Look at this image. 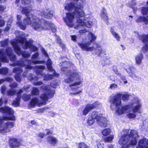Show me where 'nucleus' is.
<instances>
[{
	"mask_svg": "<svg viewBox=\"0 0 148 148\" xmlns=\"http://www.w3.org/2000/svg\"><path fill=\"white\" fill-rule=\"evenodd\" d=\"M66 10L74 9L75 10V15L77 18V25L74 26V28L78 29L81 27L86 26L90 28L93 25L92 21L88 20L84 17L85 14L83 10V5L75 4L73 5H67L65 7Z\"/></svg>",
	"mask_w": 148,
	"mask_h": 148,
	"instance_id": "obj_1",
	"label": "nucleus"
},
{
	"mask_svg": "<svg viewBox=\"0 0 148 148\" xmlns=\"http://www.w3.org/2000/svg\"><path fill=\"white\" fill-rule=\"evenodd\" d=\"M141 106L140 101L136 98L132 101L130 104L124 106L117 110L116 113L119 115L126 113V116L128 118H134L136 116V113L140 112Z\"/></svg>",
	"mask_w": 148,
	"mask_h": 148,
	"instance_id": "obj_2",
	"label": "nucleus"
},
{
	"mask_svg": "<svg viewBox=\"0 0 148 148\" xmlns=\"http://www.w3.org/2000/svg\"><path fill=\"white\" fill-rule=\"evenodd\" d=\"M129 132L128 130H125L122 132V135L119 142L122 146L121 148H128L130 145H135L137 143L136 138L138 135L137 131L132 130L129 134Z\"/></svg>",
	"mask_w": 148,
	"mask_h": 148,
	"instance_id": "obj_3",
	"label": "nucleus"
},
{
	"mask_svg": "<svg viewBox=\"0 0 148 148\" xmlns=\"http://www.w3.org/2000/svg\"><path fill=\"white\" fill-rule=\"evenodd\" d=\"M68 77L64 79L65 82L69 84V87L71 89L74 91L70 92V94L73 95H76L79 94L82 92L81 90L77 92V90L79 88L78 86L80 85L82 82L80 80V75L76 71H69L67 73Z\"/></svg>",
	"mask_w": 148,
	"mask_h": 148,
	"instance_id": "obj_4",
	"label": "nucleus"
},
{
	"mask_svg": "<svg viewBox=\"0 0 148 148\" xmlns=\"http://www.w3.org/2000/svg\"><path fill=\"white\" fill-rule=\"evenodd\" d=\"M42 88L44 93L40 96L41 100H39L36 97L33 98L30 103L32 106H35L36 105L40 106L45 105L46 103V101L49 98H51L53 97L55 93L54 90L50 89L49 86L43 85Z\"/></svg>",
	"mask_w": 148,
	"mask_h": 148,
	"instance_id": "obj_5",
	"label": "nucleus"
},
{
	"mask_svg": "<svg viewBox=\"0 0 148 148\" xmlns=\"http://www.w3.org/2000/svg\"><path fill=\"white\" fill-rule=\"evenodd\" d=\"M24 34L23 32L16 31V35L18 38L16 41L12 42L11 44L15 51L18 55H22L23 57L27 58L30 56V54L27 52L22 53L18 45V43H23L25 41V38H24Z\"/></svg>",
	"mask_w": 148,
	"mask_h": 148,
	"instance_id": "obj_6",
	"label": "nucleus"
},
{
	"mask_svg": "<svg viewBox=\"0 0 148 148\" xmlns=\"http://www.w3.org/2000/svg\"><path fill=\"white\" fill-rule=\"evenodd\" d=\"M32 18L31 27L34 30L41 31L50 27L51 23L48 21L43 19L40 20L35 16H33Z\"/></svg>",
	"mask_w": 148,
	"mask_h": 148,
	"instance_id": "obj_7",
	"label": "nucleus"
},
{
	"mask_svg": "<svg viewBox=\"0 0 148 148\" xmlns=\"http://www.w3.org/2000/svg\"><path fill=\"white\" fill-rule=\"evenodd\" d=\"M15 117L13 116L12 117H0V132L4 133L9 132L10 129L13 127L14 125L12 122H4V120H14Z\"/></svg>",
	"mask_w": 148,
	"mask_h": 148,
	"instance_id": "obj_8",
	"label": "nucleus"
},
{
	"mask_svg": "<svg viewBox=\"0 0 148 148\" xmlns=\"http://www.w3.org/2000/svg\"><path fill=\"white\" fill-rule=\"evenodd\" d=\"M88 35V38L86 39L85 42L78 43V45L84 51H91L94 50V47H90L89 45L91 42L96 39V36L90 32L89 33Z\"/></svg>",
	"mask_w": 148,
	"mask_h": 148,
	"instance_id": "obj_9",
	"label": "nucleus"
},
{
	"mask_svg": "<svg viewBox=\"0 0 148 148\" xmlns=\"http://www.w3.org/2000/svg\"><path fill=\"white\" fill-rule=\"evenodd\" d=\"M32 10L31 8L25 7L23 8L21 12L22 14H25L27 17L24 18L23 20V23H18L19 27L21 29L25 30L26 27V25H30L31 26L32 21H31L29 17L30 15H28V14Z\"/></svg>",
	"mask_w": 148,
	"mask_h": 148,
	"instance_id": "obj_10",
	"label": "nucleus"
},
{
	"mask_svg": "<svg viewBox=\"0 0 148 148\" xmlns=\"http://www.w3.org/2000/svg\"><path fill=\"white\" fill-rule=\"evenodd\" d=\"M69 11L73 12L72 13L68 12L66 13V16L64 18V20L66 24L70 27H72L77 25V18L75 15L74 10Z\"/></svg>",
	"mask_w": 148,
	"mask_h": 148,
	"instance_id": "obj_11",
	"label": "nucleus"
},
{
	"mask_svg": "<svg viewBox=\"0 0 148 148\" xmlns=\"http://www.w3.org/2000/svg\"><path fill=\"white\" fill-rule=\"evenodd\" d=\"M111 108L115 110L116 108L117 110L119 109V108L121 104V96L120 94H117L116 95L111 97L110 100Z\"/></svg>",
	"mask_w": 148,
	"mask_h": 148,
	"instance_id": "obj_12",
	"label": "nucleus"
},
{
	"mask_svg": "<svg viewBox=\"0 0 148 148\" xmlns=\"http://www.w3.org/2000/svg\"><path fill=\"white\" fill-rule=\"evenodd\" d=\"M8 100V99L6 97H3L0 99V106H1L3 103H6ZM0 112L2 113H7L10 114H14L13 110L9 107L7 106L4 107H0Z\"/></svg>",
	"mask_w": 148,
	"mask_h": 148,
	"instance_id": "obj_13",
	"label": "nucleus"
},
{
	"mask_svg": "<svg viewBox=\"0 0 148 148\" xmlns=\"http://www.w3.org/2000/svg\"><path fill=\"white\" fill-rule=\"evenodd\" d=\"M141 12L143 15H147L146 17L139 16L136 21L137 22L143 21L145 23H148V7H144L142 8Z\"/></svg>",
	"mask_w": 148,
	"mask_h": 148,
	"instance_id": "obj_14",
	"label": "nucleus"
},
{
	"mask_svg": "<svg viewBox=\"0 0 148 148\" xmlns=\"http://www.w3.org/2000/svg\"><path fill=\"white\" fill-rule=\"evenodd\" d=\"M139 38L144 43V46L143 47L142 51L143 52L145 53L148 49V35H142L139 36Z\"/></svg>",
	"mask_w": 148,
	"mask_h": 148,
	"instance_id": "obj_15",
	"label": "nucleus"
},
{
	"mask_svg": "<svg viewBox=\"0 0 148 148\" xmlns=\"http://www.w3.org/2000/svg\"><path fill=\"white\" fill-rule=\"evenodd\" d=\"M38 69L40 70L36 73L38 76L40 77V75L43 76L44 77V80H51L53 78V76L51 75L47 74L45 75L44 74H42L41 70L44 69L45 67L44 66H38Z\"/></svg>",
	"mask_w": 148,
	"mask_h": 148,
	"instance_id": "obj_16",
	"label": "nucleus"
},
{
	"mask_svg": "<svg viewBox=\"0 0 148 148\" xmlns=\"http://www.w3.org/2000/svg\"><path fill=\"white\" fill-rule=\"evenodd\" d=\"M42 52L46 56V57H48V55L46 53V51L44 49L42 50ZM52 62L51 60L48 58V61L47 62V65L48 69L51 71H53L54 72L53 75L57 77L59 76V74L56 73L52 68L51 64Z\"/></svg>",
	"mask_w": 148,
	"mask_h": 148,
	"instance_id": "obj_17",
	"label": "nucleus"
},
{
	"mask_svg": "<svg viewBox=\"0 0 148 148\" xmlns=\"http://www.w3.org/2000/svg\"><path fill=\"white\" fill-rule=\"evenodd\" d=\"M25 42V44L23 46V48L24 49L30 48V50L32 51H35L38 50V48L35 46L32 45L33 43V41L32 40H30L28 41H26Z\"/></svg>",
	"mask_w": 148,
	"mask_h": 148,
	"instance_id": "obj_18",
	"label": "nucleus"
},
{
	"mask_svg": "<svg viewBox=\"0 0 148 148\" xmlns=\"http://www.w3.org/2000/svg\"><path fill=\"white\" fill-rule=\"evenodd\" d=\"M148 148V140L146 138L141 139L139 141L138 145L136 148Z\"/></svg>",
	"mask_w": 148,
	"mask_h": 148,
	"instance_id": "obj_19",
	"label": "nucleus"
},
{
	"mask_svg": "<svg viewBox=\"0 0 148 148\" xmlns=\"http://www.w3.org/2000/svg\"><path fill=\"white\" fill-rule=\"evenodd\" d=\"M9 143L10 147L11 148H19L20 143L18 141L17 139L12 138L10 139Z\"/></svg>",
	"mask_w": 148,
	"mask_h": 148,
	"instance_id": "obj_20",
	"label": "nucleus"
},
{
	"mask_svg": "<svg viewBox=\"0 0 148 148\" xmlns=\"http://www.w3.org/2000/svg\"><path fill=\"white\" fill-rule=\"evenodd\" d=\"M22 71V70L21 68L16 67L13 69V72L16 73L15 76L16 80L18 82L21 81V78L18 74L21 73Z\"/></svg>",
	"mask_w": 148,
	"mask_h": 148,
	"instance_id": "obj_21",
	"label": "nucleus"
},
{
	"mask_svg": "<svg viewBox=\"0 0 148 148\" xmlns=\"http://www.w3.org/2000/svg\"><path fill=\"white\" fill-rule=\"evenodd\" d=\"M98 124L101 127H105L107 124L106 119L102 116L99 119H98L97 121Z\"/></svg>",
	"mask_w": 148,
	"mask_h": 148,
	"instance_id": "obj_22",
	"label": "nucleus"
},
{
	"mask_svg": "<svg viewBox=\"0 0 148 148\" xmlns=\"http://www.w3.org/2000/svg\"><path fill=\"white\" fill-rule=\"evenodd\" d=\"M42 15H44L46 18L50 19L53 16V12L52 11L46 10L41 13Z\"/></svg>",
	"mask_w": 148,
	"mask_h": 148,
	"instance_id": "obj_23",
	"label": "nucleus"
},
{
	"mask_svg": "<svg viewBox=\"0 0 148 148\" xmlns=\"http://www.w3.org/2000/svg\"><path fill=\"white\" fill-rule=\"evenodd\" d=\"M22 92H23V91L22 90H21L18 92L17 97L13 102L12 105L13 106L15 107H17L19 106L20 100V94Z\"/></svg>",
	"mask_w": 148,
	"mask_h": 148,
	"instance_id": "obj_24",
	"label": "nucleus"
},
{
	"mask_svg": "<svg viewBox=\"0 0 148 148\" xmlns=\"http://www.w3.org/2000/svg\"><path fill=\"white\" fill-rule=\"evenodd\" d=\"M94 106L92 105H90V104H88L86 106L83 112V114L84 115H86L89 111L93 109Z\"/></svg>",
	"mask_w": 148,
	"mask_h": 148,
	"instance_id": "obj_25",
	"label": "nucleus"
},
{
	"mask_svg": "<svg viewBox=\"0 0 148 148\" xmlns=\"http://www.w3.org/2000/svg\"><path fill=\"white\" fill-rule=\"evenodd\" d=\"M47 142L52 145H54L57 141L56 138L51 136H49L47 138Z\"/></svg>",
	"mask_w": 148,
	"mask_h": 148,
	"instance_id": "obj_26",
	"label": "nucleus"
},
{
	"mask_svg": "<svg viewBox=\"0 0 148 148\" xmlns=\"http://www.w3.org/2000/svg\"><path fill=\"white\" fill-rule=\"evenodd\" d=\"M143 58V55L142 53H140L136 55L135 58L136 63L140 65L142 62V60Z\"/></svg>",
	"mask_w": 148,
	"mask_h": 148,
	"instance_id": "obj_27",
	"label": "nucleus"
},
{
	"mask_svg": "<svg viewBox=\"0 0 148 148\" xmlns=\"http://www.w3.org/2000/svg\"><path fill=\"white\" fill-rule=\"evenodd\" d=\"M110 32L112 34L113 36L117 40L119 41L120 40L121 37L119 34L116 33L114 29L111 27L110 29Z\"/></svg>",
	"mask_w": 148,
	"mask_h": 148,
	"instance_id": "obj_28",
	"label": "nucleus"
},
{
	"mask_svg": "<svg viewBox=\"0 0 148 148\" xmlns=\"http://www.w3.org/2000/svg\"><path fill=\"white\" fill-rule=\"evenodd\" d=\"M100 16L104 21H107L108 20V14L107 13L106 9L104 8L102 9L100 14Z\"/></svg>",
	"mask_w": 148,
	"mask_h": 148,
	"instance_id": "obj_29",
	"label": "nucleus"
},
{
	"mask_svg": "<svg viewBox=\"0 0 148 148\" xmlns=\"http://www.w3.org/2000/svg\"><path fill=\"white\" fill-rule=\"evenodd\" d=\"M101 116H100L99 114H98V113L96 111H93L91 114V115L90 117L95 119H96L97 121L98 119H99L101 117Z\"/></svg>",
	"mask_w": 148,
	"mask_h": 148,
	"instance_id": "obj_30",
	"label": "nucleus"
},
{
	"mask_svg": "<svg viewBox=\"0 0 148 148\" xmlns=\"http://www.w3.org/2000/svg\"><path fill=\"white\" fill-rule=\"evenodd\" d=\"M95 51L96 54L98 56L100 55L101 53L103 51V50H102L101 47L98 46H97L95 49Z\"/></svg>",
	"mask_w": 148,
	"mask_h": 148,
	"instance_id": "obj_31",
	"label": "nucleus"
},
{
	"mask_svg": "<svg viewBox=\"0 0 148 148\" xmlns=\"http://www.w3.org/2000/svg\"><path fill=\"white\" fill-rule=\"evenodd\" d=\"M111 132V130L110 129H105L103 130L102 132V134L104 136H107L109 135Z\"/></svg>",
	"mask_w": 148,
	"mask_h": 148,
	"instance_id": "obj_32",
	"label": "nucleus"
},
{
	"mask_svg": "<svg viewBox=\"0 0 148 148\" xmlns=\"http://www.w3.org/2000/svg\"><path fill=\"white\" fill-rule=\"evenodd\" d=\"M8 69L7 68H2L0 69V74L5 75L8 73Z\"/></svg>",
	"mask_w": 148,
	"mask_h": 148,
	"instance_id": "obj_33",
	"label": "nucleus"
},
{
	"mask_svg": "<svg viewBox=\"0 0 148 148\" xmlns=\"http://www.w3.org/2000/svg\"><path fill=\"white\" fill-rule=\"evenodd\" d=\"M7 95L8 96H11L14 95L16 93V91L13 89H10L7 91Z\"/></svg>",
	"mask_w": 148,
	"mask_h": 148,
	"instance_id": "obj_34",
	"label": "nucleus"
},
{
	"mask_svg": "<svg viewBox=\"0 0 148 148\" xmlns=\"http://www.w3.org/2000/svg\"><path fill=\"white\" fill-rule=\"evenodd\" d=\"M32 93L34 95H38L39 92L38 89L36 88H33L32 91Z\"/></svg>",
	"mask_w": 148,
	"mask_h": 148,
	"instance_id": "obj_35",
	"label": "nucleus"
},
{
	"mask_svg": "<svg viewBox=\"0 0 148 148\" xmlns=\"http://www.w3.org/2000/svg\"><path fill=\"white\" fill-rule=\"evenodd\" d=\"M120 94L121 96H122V99L123 100L125 101L128 99H129L130 95L127 93L123 94L122 95L121 94Z\"/></svg>",
	"mask_w": 148,
	"mask_h": 148,
	"instance_id": "obj_36",
	"label": "nucleus"
},
{
	"mask_svg": "<svg viewBox=\"0 0 148 148\" xmlns=\"http://www.w3.org/2000/svg\"><path fill=\"white\" fill-rule=\"evenodd\" d=\"M49 22L51 23V24L50 25V27L49 28H48V29H51L52 31L53 32H55L56 31V27L51 22Z\"/></svg>",
	"mask_w": 148,
	"mask_h": 148,
	"instance_id": "obj_37",
	"label": "nucleus"
},
{
	"mask_svg": "<svg viewBox=\"0 0 148 148\" xmlns=\"http://www.w3.org/2000/svg\"><path fill=\"white\" fill-rule=\"evenodd\" d=\"M78 148H89V147L86 144L81 143L79 144Z\"/></svg>",
	"mask_w": 148,
	"mask_h": 148,
	"instance_id": "obj_38",
	"label": "nucleus"
},
{
	"mask_svg": "<svg viewBox=\"0 0 148 148\" xmlns=\"http://www.w3.org/2000/svg\"><path fill=\"white\" fill-rule=\"evenodd\" d=\"M95 121V119L91 117H89L88 119V124L89 125H92Z\"/></svg>",
	"mask_w": 148,
	"mask_h": 148,
	"instance_id": "obj_39",
	"label": "nucleus"
},
{
	"mask_svg": "<svg viewBox=\"0 0 148 148\" xmlns=\"http://www.w3.org/2000/svg\"><path fill=\"white\" fill-rule=\"evenodd\" d=\"M5 81H6L8 82H11L12 81V79L10 77H8L6 78L5 80L3 79H1L0 80V85L3 83Z\"/></svg>",
	"mask_w": 148,
	"mask_h": 148,
	"instance_id": "obj_40",
	"label": "nucleus"
},
{
	"mask_svg": "<svg viewBox=\"0 0 148 148\" xmlns=\"http://www.w3.org/2000/svg\"><path fill=\"white\" fill-rule=\"evenodd\" d=\"M8 43V40H6L0 42L1 46L4 47L7 46Z\"/></svg>",
	"mask_w": 148,
	"mask_h": 148,
	"instance_id": "obj_41",
	"label": "nucleus"
},
{
	"mask_svg": "<svg viewBox=\"0 0 148 148\" xmlns=\"http://www.w3.org/2000/svg\"><path fill=\"white\" fill-rule=\"evenodd\" d=\"M118 87V85L115 83H113L110 84L109 88L111 90H114Z\"/></svg>",
	"mask_w": 148,
	"mask_h": 148,
	"instance_id": "obj_42",
	"label": "nucleus"
},
{
	"mask_svg": "<svg viewBox=\"0 0 148 148\" xmlns=\"http://www.w3.org/2000/svg\"><path fill=\"white\" fill-rule=\"evenodd\" d=\"M90 105H92L94 106L93 108H95L98 107L101 105V103L98 101L95 102L92 104H90Z\"/></svg>",
	"mask_w": 148,
	"mask_h": 148,
	"instance_id": "obj_43",
	"label": "nucleus"
},
{
	"mask_svg": "<svg viewBox=\"0 0 148 148\" xmlns=\"http://www.w3.org/2000/svg\"><path fill=\"white\" fill-rule=\"evenodd\" d=\"M114 137V136L110 135L109 137L105 138V141L106 142H110L112 141Z\"/></svg>",
	"mask_w": 148,
	"mask_h": 148,
	"instance_id": "obj_44",
	"label": "nucleus"
},
{
	"mask_svg": "<svg viewBox=\"0 0 148 148\" xmlns=\"http://www.w3.org/2000/svg\"><path fill=\"white\" fill-rule=\"evenodd\" d=\"M28 79L29 80L32 81V80H36L38 79V77H34L31 74H30L29 76H28Z\"/></svg>",
	"mask_w": 148,
	"mask_h": 148,
	"instance_id": "obj_45",
	"label": "nucleus"
},
{
	"mask_svg": "<svg viewBox=\"0 0 148 148\" xmlns=\"http://www.w3.org/2000/svg\"><path fill=\"white\" fill-rule=\"evenodd\" d=\"M23 98L24 100L25 101H27L30 99V95H27L26 94H24L23 95Z\"/></svg>",
	"mask_w": 148,
	"mask_h": 148,
	"instance_id": "obj_46",
	"label": "nucleus"
},
{
	"mask_svg": "<svg viewBox=\"0 0 148 148\" xmlns=\"http://www.w3.org/2000/svg\"><path fill=\"white\" fill-rule=\"evenodd\" d=\"M85 13L84 12L85 16L87 15H91V12L90 10V9L88 8L86 9L85 10Z\"/></svg>",
	"mask_w": 148,
	"mask_h": 148,
	"instance_id": "obj_47",
	"label": "nucleus"
},
{
	"mask_svg": "<svg viewBox=\"0 0 148 148\" xmlns=\"http://www.w3.org/2000/svg\"><path fill=\"white\" fill-rule=\"evenodd\" d=\"M19 0H16V2L18 3L19 1ZM21 1L23 3H25L26 4H28L30 2V0H21Z\"/></svg>",
	"mask_w": 148,
	"mask_h": 148,
	"instance_id": "obj_48",
	"label": "nucleus"
},
{
	"mask_svg": "<svg viewBox=\"0 0 148 148\" xmlns=\"http://www.w3.org/2000/svg\"><path fill=\"white\" fill-rule=\"evenodd\" d=\"M6 88V87L5 86L3 85L2 86L1 89V91L2 94H3L5 93Z\"/></svg>",
	"mask_w": 148,
	"mask_h": 148,
	"instance_id": "obj_49",
	"label": "nucleus"
},
{
	"mask_svg": "<svg viewBox=\"0 0 148 148\" xmlns=\"http://www.w3.org/2000/svg\"><path fill=\"white\" fill-rule=\"evenodd\" d=\"M10 86L11 88L13 89V88H15L17 87V84L16 83H14L10 85Z\"/></svg>",
	"mask_w": 148,
	"mask_h": 148,
	"instance_id": "obj_50",
	"label": "nucleus"
},
{
	"mask_svg": "<svg viewBox=\"0 0 148 148\" xmlns=\"http://www.w3.org/2000/svg\"><path fill=\"white\" fill-rule=\"evenodd\" d=\"M39 53L38 52H37L34 54L33 55L32 57V58L33 59H35L37 58L38 57Z\"/></svg>",
	"mask_w": 148,
	"mask_h": 148,
	"instance_id": "obj_51",
	"label": "nucleus"
},
{
	"mask_svg": "<svg viewBox=\"0 0 148 148\" xmlns=\"http://www.w3.org/2000/svg\"><path fill=\"white\" fill-rule=\"evenodd\" d=\"M5 22L4 21L1 19L0 17V27H2L4 25Z\"/></svg>",
	"mask_w": 148,
	"mask_h": 148,
	"instance_id": "obj_52",
	"label": "nucleus"
},
{
	"mask_svg": "<svg viewBox=\"0 0 148 148\" xmlns=\"http://www.w3.org/2000/svg\"><path fill=\"white\" fill-rule=\"evenodd\" d=\"M11 25L10 24H8L7 25L5 29V31H7L10 29L11 27Z\"/></svg>",
	"mask_w": 148,
	"mask_h": 148,
	"instance_id": "obj_53",
	"label": "nucleus"
},
{
	"mask_svg": "<svg viewBox=\"0 0 148 148\" xmlns=\"http://www.w3.org/2000/svg\"><path fill=\"white\" fill-rule=\"evenodd\" d=\"M45 135L43 133H39L38 135L37 136L41 138H43V137L45 136Z\"/></svg>",
	"mask_w": 148,
	"mask_h": 148,
	"instance_id": "obj_54",
	"label": "nucleus"
},
{
	"mask_svg": "<svg viewBox=\"0 0 148 148\" xmlns=\"http://www.w3.org/2000/svg\"><path fill=\"white\" fill-rule=\"evenodd\" d=\"M21 16L20 15H18L17 16V19L18 21L17 22V24L18 25V23L21 22H19L21 21Z\"/></svg>",
	"mask_w": 148,
	"mask_h": 148,
	"instance_id": "obj_55",
	"label": "nucleus"
},
{
	"mask_svg": "<svg viewBox=\"0 0 148 148\" xmlns=\"http://www.w3.org/2000/svg\"><path fill=\"white\" fill-rule=\"evenodd\" d=\"M71 39L72 40L74 41H76V36L75 35H72L71 36Z\"/></svg>",
	"mask_w": 148,
	"mask_h": 148,
	"instance_id": "obj_56",
	"label": "nucleus"
},
{
	"mask_svg": "<svg viewBox=\"0 0 148 148\" xmlns=\"http://www.w3.org/2000/svg\"><path fill=\"white\" fill-rule=\"evenodd\" d=\"M33 83L34 85H36L39 86L41 85L42 84V82H38L36 83L33 82Z\"/></svg>",
	"mask_w": 148,
	"mask_h": 148,
	"instance_id": "obj_57",
	"label": "nucleus"
},
{
	"mask_svg": "<svg viewBox=\"0 0 148 148\" xmlns=\"http://www.w3.org/2000/svg\"><path fill=\"white\" fill-rule=\"evenodd\" d=\"M51 86H52L53 88H55L57 85H58V84L57 83H51Z\"/></svg>",
	"mask_w": 148,
	"mask_h": 148,
	"instance_id": "obj_58",
	"label": "nucleus"
},
{
	"mask_svg": "<svg viewBox=\"0 0 148 148\" xmlns=\"http://www.w3.org/2000/svg\"><path fill=\"white\" fill-rule=\"evenodd\" d=\"M98 148H103V144L100 143H98L97 145Z\"/></svg>",
	"mask_w": 148,
	"mask_h": 148,
	"instance_id": "obj_59",
	"label": "nucleus"
},
{
	"mask_svg": "<svg viewBox=\"0 0 148 148\" xmlns=\"http://www.w3.org/2000/svg\"><path fill=\"white\" fill-rule=\"evenodd\" d=\"M87 31L85 29L83 30H80L79 31V32L80 33L82 34L86 32Z\"/></svg>",
	"mask_w": 148,
	"mask_h": 148,
	"instance_id": "obj_60",
	"label": "nucleus"
},
{
	"mask_svg": "<svg viewBox=\"0 0 148 148\" xmlns=\"http://www.w3.org/2000/svg\"><path fill=\"white\" fill-rule=\"evenodd\" d=\"M4 10V7L1 5H0V11H3Z\"/></svg>",
	"mask_w": 148,
	"mask_h": 148,
	"instance_id": "obj_61",
	"label": "nucleus"
},
{
	"mask_svg": "<svg viewBox=\"0 0 148 148\" xmlns=\"http://www.w3.org/2000/svg\"><path fill=\"white\" fill-rule=\"evenodd\" d=\"M114 71L115 73L117 74L118 75L120 76L121 75V73H120L117 70H116V71H115V70H114Z\"/></svg>",
	"mask_w": 148,
	"mask_h": 148,
	"instance_id": "obj_62",
	"label": "nucleus"
},
{
	"mask_svg": "<svg viewBox=\"0 0 148 148\" xmlns=\"http://www.w3.org/2000/svg\"><path fill=\"white\" fill-rule=\"evenodd\" d=\"M47 135L50 134L52 133V132L49 130H47Z\"/></svg>",
	"mask_w": 148,
	"mask_h": 148,
	"instance_id": "obj_63",
	"label": "nucleus"
},
{
	"mask_svg": "<svg viewBox=\"0 0 148 148\" xmlns=\"http://www.w3.org/2000/svg\"><path fill=\"white\" fill-rule=\"evenodd\" d=\"M31 123L32 125H35V124H36V122H35V121L34 120H33V121H31Z\"/></svg>",
	"mask_w": 148,
	"mask_h": 148,
	"instance_id": "obj_64",
	"label": "nucleus"
}]
</instances>
